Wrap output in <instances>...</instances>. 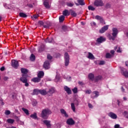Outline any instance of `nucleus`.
Segmentation results:
<instances>
[{"instance_id":"obj_52","label":"nucleus","mask_w":128,"mask_h":128,"mask_svg":"<svg viewBox=\"0 0 128 128\" xmlns=\"http://www.w3.org/2000/svg\"><path fill=\"white\" fill-rule=\"evenodd\" d=\"M112 56H114V50H111L110 52Z\"/></svg>"},{"instance_id":"obj_40","label":"nucleus","mask_w":128,"mask_h":128,"mask_svg":"<svg viewBox=\"0 0 128 128\" xmlns=\"http://www.w3.org/2000/svg\"><path fill=\"white\" fill-rule=\"evenodd\" d=\"M62 30L63 32H68V27L66 26H62Z\"/></svg>"},{"instance_id":"obj_28","label":"nucleus","mask_w":128,"mask_h":128,"mask_svg":"<svg viewBox=\"0 0 128 128\" xmlns=\"http://www.w3.org/2000/svg\"><path fill=\"white\" fill-rule=\"evenodd\" d=\"M88 78L89 80H92L94 78V74L92 73H90L88 74Z\"/></svg>"},{"instance_id":"obj_36","label":"nucleus","mask_w":128,"mask_h":128,"mask_svg":"<svg viewBox=\"0 0 128 128\" xmlns=\"http://www.w3.org/2000/svg\"><path fill=\"white\" fill-rule=\"evenodd\" d=\"M30 60L32 62H34L36 60V56L34 54H32L30 56Z\"/></svg>"},{"instance_id":"obj_5","label":"nucleus","mask_w":128,"mask_h":128,"mask_svg":"<svg viewBox=\"0 0 128 128\" xmlns=\"http://www.w3.org/2000/svg\"><path fill=\"white\" fill-rule=\"evenodd\" d=\"M64 62L65 66H68L70 64V55H68V53L66 52L64 54Z\"/></svg>"},{"instance_id":"obj_59","label":"nucleus","mask_w":128,"mask_h":128,"mask_svg":"<svg viewBox=\"0 0 128 128\" xmlns=\"http://www.w3.org/2000/svg\"><path fill=\"white\" fill-rule=\"evenodd\" d=\"M3 79L4 80H8V76H4Z\"/></svg>"},{"instance_id":"obj_37","label":"nucleus","mask_w":128,"mask_h":128,"mask_svg":"<svg viewBox=\"0 0 128 128\" xmlns=\"http://www.w3.org/2000/svg\"><path fill=\"white\" fill-rule=\"evenodd\" d=\"M71 108L72 110L74 112H76V106H74V103H71Z\"/></svg>"},{"instance_id":"obj_18","label":"nucleus","mask_w":128,"mask_h":128,"mask_svg":"<svg viewBox=\"0 0 128 128\" xmlns=\"http://www.w3.org/2000/svg\"><path fill=\"white\" fill-rule=\"evenodd\" d=\"M43 122L46 126L47 128H50V126H52V124H50V120H44Z\"/></svg>"},{"instance_id":"obj_19","label":"nucleus","mask_w":128,"mask_h":128,"mask_svg":"<svg viewBox=\"0 0 128 128\" xmlns=\"http://www.w3.org/2000/svg\"><path fill=\"white\" fill-rule=\"evenodd\" d=\"M64 90L68 94H72V90L70 88L68 87V86H65Z\"/></svg>"},{"instance_id":"obj_15","label":"nucleus","mask_w":128,"mask_h":128,"mask_svg":"<svg viewBox=\"0 0 128 128\" xmlns=\"http://www.w3.org/2000/svg\"><path fill=\"white\" fill-rule=\"evenodd\" d=\"M44 68L45 70H48L50 68V61L46 60L44 62Z\"/></svg>"},{"instance_id":"obj_25","label":"nucleus","mask_w":128,"mask_h":128,"mask_svg":"<svg viewBox=\"0 0 128 128\" xmlns=\"http://www.w3.org/2000/svg\"><path fill=\"white\" fill-rule=\"evenodd\" d=\"M38 94H40V90L38 89H34L33 91L34 96L36 95L38 96Z\"/></svg>"},{"instance_id":"obj_23","label":"nucleus","mask_w":128,"mask_h":128,"mask_svg":"<svg viewBox=\"0 0 128 128\" xmlns=\"http://www.w3.org/2000/svg\"><path fill=\"white\" fill-rule=\"evenodd\" d=\"M62 14L64 16H70V12H68V10H65L62 12Z\"/></svg>"},{"instance_id":"obj_48","label":"nucleus","mask_w":128,"mask_h":128,"mask_svg":"<svg viewBox=\"0 0 128 128\" xmlns=\"http://www.w3.org/2000/svg\"><path fill=\"white\" fill-rule=\"evenodd\" d=\"M47 58L48 60H52V56H50V54H48L47 56Z\"/></svg>"},{"instance_id":"obj_39","label":"nucleus","mask_w":128,"mask_h":128,"mask_svg":"<svg viewBox=\"0 0 128 128\" xmlns=\"http://www.w3.org/2000/svg\"><path fill=\"white\" fill-rule=\"evenodd\" d=\"M123 115L126 118H128V112L126 111H124L123 112Z\"/></svg>"},{"instance_id":"obj_20","label":"nucleus","mask_w":128,"mask_h":128,"mask_svg":"<svg viewBox=\"0 0 128 128\" xmlns=\"http://www.w3.org/2000/svg\"><path fill=\"white\" fill-rule=\"evenodd\" d=\"M45 42L48 43V44H52L54 42V38H47L45 40Z\"/></svg>"},{"instance_id":"obj_44","label":"nucleus","mask_w":128,"mask_h":128,"mask_svg":"<svg viewBox=\"0 0 128 128\" xmlns=\"http://www.w3.org/2000/svg\"><path fill=\"white\" fill-rule=\"evenodd\" d=\"M111 7H112V5L109 3H107L105 6V8H110Z\"/></svg>"},{"instance_id":"obj_63","label":"nucleus","mask_w":128,"mask_h":128,"mask_svg":"<svg viewBox=\"0 0 128 128\" xmlns=\"http://www.w3.org/2000/svg\"><path fill=\"white\" fill-rule=\"evenodd\" d=\"M126 66H128V61H126Z\"/></svg>"},{"instance_id":"obj_56","label":"nucleus","mask_w":128,"mask_h":128,"mask_svg":"<svg viewBox=\"0 0 128 128\" xmlns=\"http://www.w3.org/2000/svg\"><path fill=\"white\" fill-rule=\"evenodd\" d=\"M78 83L80 84V86H84V82H82V81H80Z\"/></svg>"},{"instance_id":"obj_62","label":"nucleus","mask_w":128,"mask_h":128,"mask_svg":"<svg viewBox=\"0 0 128 128\" xmlns=\"http://www.w3.org/2000/svg\"><path fill=\"white\" fill-rule=\"evenodd\" d=\"M43 26H44V28H48V26H46V25H43Z\"/></svg>"},{"instance_id":"obj_21","label":"nucleus","mask_w":128,"mask_h":128,"mask_svg":"<svg viewBox=\"0 0 128 128\" xmlns=\"http://www.w3.org/2000/svg\"><path fill=\"white\" fill-rule=\"evenodd\" d=\"M60 112L62 114H64L65 118H68V115L66 114V112L64 109H60Z\"/></svg>"},{"instance_id":"obj_2","label":"nucleus","mask_w":128,"mask_h":128,"mask_svg":"<svg viewBox=\"0 0 128 128\" xmlns=\"http://www.w3.org/2000/svg\"><path fill=\"white\" fill-rule=\"evenodd\" d=\"M112 35L110 34H109L108 35V38L109 40H116V36H118V28H114L112 29Z\"/></svg>"},{"instance_id":"obj_1","label":"nucleus","mask_w":128,"mask_h":128,"mask_svg":"<svg viewBox=\"0 0 128 128\" xmlns=\"http://www.w3.org/2000/svg\"><path fill=\"white\" fill-rule=\"evenodd\" d=\"M50 114H52V111L50 110L47 108L42 110L40 116L41 118H44V120H48Z\"/></svg>"},{"instance_id":"obj_55","label":"nucleus","mask_w":128,"mask_h":128,"mask_svg":"<svg viewBox=\"0 0 128 128\" xmlns=\"http://www.w3.org/2000/svg\"><path fill=\"white\" fill-rule=\"evenodd\" d=\"M88 106L90 108H93L92 105L90 103L88 104Z\"/></svg>"},{"instance_id":"obj_33","label":"nucleus","mask_w":128,"mask_h":128,"mask_svg":"<svg viewBox=\"0 0 128 128\" xmlns=\"http://www.w3.org/2000/svg\"><path fill=\"white\" fill-rule=\"evenodd\" d=\"M77 2L78 4H80V6H84L85 4L84 2V0H78Z\"/></svg>"},{"instance_id":"obj_31","label":"nucleus","mask_w":128,"mask_h":128,"mask_svg":"<svg viewBox=\"0 0 128 128\" xmlns=\"http://www.w3.org/2000/svg\"><path fill=\"white\" fill-rule=\"evenodd\" d=\"M66 4L67 6H68L69 8H72V6H74V3L70 2H66Z\"/></svg>"},{"instance_id":"obj_30","label":"nucleus","mask_w":128,"mask_h":128,"mask_svg":"<svg viewBox=\"0 0 128 128\" xmlns=\"http://www.w3.org/2000/svg\"><path fill=\"white\" fill-rule=\"evenodd\" d=\"M70 11L71 12V16H74V18H76V16H78V14H76V12L74 11V10H70Z\"/></svg>"},{"instance_id":"obj_29","label":"nucleus","mask_w":128,"mask_h":128,"mask_svg":"<svg viewBox=\"0 0 128 128\" xmlns=\"http://www.w3.org/2000/svg\"><path fill=\"white\" fill-rule=\"evenodd\" d=\"M19 16H20V18H28V15L24 12H21L19 13Z\"/></svg>"},{"instance_id":"obj_64","label":"nucleus","mask_w":128,"mask_h":128,"mask_svg":"<svg viewBox=\"0 0 128 128\" xmlns=\"http://www.w3.org/2000/svg\"><path fill=\"white\" fill-rule=\"evenodd\" d=\"M28 6H29V8H33L34 6L32 4H30L28 5Z\"/></svg>"},{"instance_id":"obj_11","label":"nucleus","mask_w":128,"mask_h":128,"mask_svg":"<svg viewBox=\"0 0 128 128\" xmlns=\"http://www.w3.org/2000/svg\"><path fill=\"white\" fill-rule=\"evenodd\" d=\"M106 38L100 36L99 38H98L96 42H98V44H102L104 42H106Z\"/></svg>"},{"instance_id":"obj_6","label":"nucleus","mask_w":128,"mask_h":128,"mask_svg":"<svg viewBox=\"0 0 128 128\" xmlns=\"http://www.w3.org/2000/svg\"><path fill=\"white\" fill-rule=\"evenodd\" d=\"M44 76V73L42 71L40 72L38 74V78H35L31 80H40V78H42Z\"/></svg>"},{"instance_id":"obj_9","label":"nucleus","mask_w":128,"mask_h":128,"mask_svg":"<svg viewBox=\"0 0 128 128\" xmlns=\"http://www.w3.org/2000/svg\"><path fill=\"white\" fill-rule=\"evenodd\" d=\"M12 66L14 68H17L18 66V62L16 60H12Z\"/></svg>"},{"instance_id":"obj_60","label":"nucleus","mask_w":128,"mask_h":128,"mask_svg":"<svg viewBox=\"0 0 128 128\" xmlns=\"http://www.w3.org/2000/svg\"><path fill=\"white\" fill-rule=\"evenodd\" d=\"M91 24H92V26H96V24L94 22H92Z\"/></svg>"},{"instance_id":"obj_22","label":"nucleus","mask_w":128,"mask_h":128,"mask_svg":"<svg viewBox=\"0 0 128 128\" xmlns=\"http://www.w3.org/2000/svg\"><path fill=\"white\" fill-rule=\"evenodd\" d=\"M42 96H46L48 94V92H46V90H40V93Z\"/></svg>"},{"instance_id":"obj_17","label":"nucleus","mask_w":128,"mask_h":128,"mask_svg":"<svg viewBox=\"0 0 128 128\" xmlns=\"http://www.w3.org/2000/svg\"><path fill=\"white\" fill-rule=\"evenodd\" d=\"M48 94H50L49 96H50L52 94H54L56 92V88H50L49 89L48 91L47 92Z\"/></svg>"},{"instance_id":"obj_46","label":"nucleus","mask_w":128,"mask_h":128,"mask_svg":"<svg viewBox=\"0 0 128 128\" xmlns=\"http://www.w3.org/2000/svg\"><path fill=\"white\" fill-rule=\"evenodd\" d=\"M56 79L57 80H60V75H58V74H56Z\"/></svg>"},{"instance_id":"obj_42","label":"nucleus","mask_w":128,"mask_h":128,"mask_svg":"<svg viewBox=\"0 0 128 128\" xmlns=\"http://www.w3.org/2000/svg\"><path fill=\"white\" fill-rule=\"evenodd\" d=\"M72 92H73L74 94L78 93V88L75 87L74 88L72 89Z\"/></svg>"},{"instance_id":"obj_58","label":"nucleus","mask_w":128,"mask_h":128,"mask_svg":"<svg viewBox=\"0 0 128 128\" xmlns=\"http://www.w3.org/2000/svg\"><path fill=\"white\" fill-rule=\"evenodd\" d=\"M120 124H115V126H114V128H120Z\"/></svg>"},{"instance_id":"obj_49","label":"nucleus","mask_w":128,"mask_h":128,"mask_svg":"<svg viewBox=\"0 0 128 128\" xmlns=\"http://www.w3.org/2000/svg\"><path fill=\"white\" fill-rule=\"evenodd\" d=\"M86 94H92V91L90 90H86L85 92Z\"/></svg>"},{"instance_id":"obj_43","label":"nucleus","mask_w":128,"mask_h":128,"mask_svg":"<svg viewBox=\"0 0 128 128\" xmlns=\"http://www.w3.org/2000/svg\"><path fill=\"white\" fill-rule=\"evenodd\" d=\"M22 82H23V84H25V86H28V82L27 80H22Z\"/></svg>"},{"instance_id":"obj_24","label":"nucleus","mask_w":128,"mask_h":128,"mask_svg":"<svg viewBox=\"0 0 128 128\" xmlns=\"http://www.w3.org/2000/svg\"><path fill=\"white\" fill-rule=\"evenodd\" d=\"M30 118H33L34 120H38V115L36 112L31 114L30 116Z\"/></svg>"},{"instance_id":"obj_26","label":"nucleus","mask_w":128,"mask_h":128,"mask_svg":"<svg viewBox=\"0 0 128 128\" xmlns=\"http://www.w3.org/2000/svg\"><path fill=\"white\" fill-rule=\"evenodd\" d=\"M46 46H44V44L42 45L38 48L39 52H44V50Z\"/></svg>"},{"instance_id":"obj_12","label":"nucleus","mask_w":128,"mask_h":128,"mask_svg":"<svg viewBox=\"0 0 128 128\" xmlns=\"http://www.w3.org/2000/svg\"><path fill=\"white\" fill-rule=\"evenodd\" d=\"M66 124H68L69 126H72L74 124L75 122L72 118H70L67 120H66Z\"/></svg>"},{"instance_id":"obj_45","label":"nucleus","mask_w":128,"mask_h":128,"mask_svg":"<svg viewBox=\"0 0 128 128\" xmlns=\"http://www.w3.org/2000/svg\"><path fill=\"white\" fill-rule=\"evenodd\" d=\"M102 80V76H98L96 77V80Z\"/></svg>"},{"instance_id":"obj_38","label":"nucleus","mask_w":128,"mask_h":128,"mask_svg":"<svg viewBox=\"0 0 128 128\" xmlns=\"http://www.w3.org/2000/svg\"><path fill=\"white\" fill-rule=\"evenodd\" d=\"M8 124H14V120L9 118L7 120Z\"/></svg>"},{"instance_id":"obj_4","label":"nucleus","mask_w":128,"mask_h":128,"mask_svg":"<svg viewBox=\"0 0 128 128\" xmlns=\"http://www.w3.org/2000/svg\"><path fill=\"white\" fill-rule=\"evenodd\" d=\"M94 5V6L98 8V6H104V4L102 0H95Z\"/></svg>"},{"instance_id":"obj_57","label":"nucleus","mask_w":128,"mask_h":128,"mask_svg":"<svg viewBox=\"0 0 128 128\" xmlns=\"http://www.w3.org/2000/svg\"><path fill=\"white\" fill-rule=\"evenodd\" d=\"M39 24L40 26H44V23L42 21H40L39 22Z\"/></svg>"},{"instance_id":"obj_27","label":"nucleus","mask_w":128,"mask_h":128,"mask_svg":"<svg viewBox=\"0 0 128 128\" xmlns=\"http://www.w3.org/2000/svg\"><path fill=\"white\" fill-rule=\"evenodd\" d=\"M88 58H89V60H94V54H92L90 52H89L88 53Z\"/></svg>"},{"instance_id":"obj_13","label":"nucleus","mask_w":128,"mask_h":128,"mask_svg":"<svg viewBox=\"0 0 128 128\" xmlns=\"http://www.w3.org/2000/svg\"><path fill=\"white\" fill-rule=\"evenodd\" d=\"M95 18L98 20H100V24H104V18H102V17L98 15L96 16H95Z\"/></svg>"},{"instance_id":"obj_32","label":"nucleus","mask_w":128,"mask_h":128,"mask_svg":"<svg viewBox=\"0 0 128 128\" xmlns=\"http://www.w3.org/2000/svg\"><path fill=\"white\" fill-rule=\"evenodd\" d=\"M22 110L24 112V114H26V116H28L30 114V112H28V110L26 108H22Z\"/></svg>"},{"instance_id":"obj_50","label":"nucleus","mask_w":128,"mask_h":128,"mask_svg":"<svg viewBox=\"0 0 128 128\" xmlns=\"http://www.w3.org/2000/svg\"><path fill=\"white\" fill-rule=\"evenodd\" d=\"M104 64H105L104 61V60H101V61H100V62L99 63V64H100V66H102V65Z\"/></svg>"},{"instance_id":"obj_10","label":"nucleus","mask_w":128,"mask_h":128,"mask_svg":"<svg viewBox=\"0 0 128 128\" xmlns=\"http://www.w3.org/2000/svg\"><path fill=\"white\" fill-rule=\"evenodd\" d=\"M108 116L113 120H116V118H118V116H116V114L112 112H109Z\"/></svg>"},{"instance_id":"obj_16","label":"nucleus","mask_w":128,"mask_h":128,"mask_svg":"<svg viewBox=\"0 0 128 128\" xmlns=\"http://www.w3.org/2000/svg\"><path fill=\"white\" fill-rule=\"evenodd\" d=\"M43 4L46 8H50V3H48V0H44Z\"/></svg>"},{"instance_id":"obj_51","label":"nucleus","mask_w":128,"mask_h":128,"mask_svg":"<svg viewBox=\"0 0 128 128\" xmlns=\"http://www.w3.org/2000/svg\"><path fill=\"white\" fill-rule=\"evenodd\" d=\"M39 16L38 14H34L33 16L32 17V18H34L35 20H36V18H38Z\"/></svg>"},{"instance_id":"obj_3","label":"nucleus","mask_w":128,"mask_h":128,"mask_svg":"<svg viewBox=\"0 0 128 128\" xmlns=\"http://www.w3.org/2000/svg\"><path fill=\"white\" fill-rule=\"evenodd\" d=\"M20 70L23 74L22 75V78H20V80H28V69L22 68Z\"/></svg>"},{"instance_id":"obj_14","label":"nucleus","mask_w":128,"mask_h":128,"mask_svg":"<svg viewBox=\"0 0 128 128\" xmlns=\"http://www.w3.org/2000/svg\"><path fill=\"white\" fill-rule=\"evenodd\" d=\"M100 96V92L98 91H94L92 92V94L91 96L92 98H98Z\"/></svg>"},{"instance_id":"obj_47","label":"nucleus","mask_w":128,"mask_h":128,"mask_svg":"<svg viewBox=\"0 0 128 128\" xmlns=\"http://www.w3.org/2000/svg\"><path fill=\"white\" fill-rule=\"evenodd\" d=\"M10 111L7 110L5 112V114H6V116H8L10 115Z\"/></svg>"},{"instance_id":"obj_8","label":"nucleus","mask_w":128,"mask_h":128,"mask_svg":"<svg viewBox=\"0 0 128 128\" xmlns=\"http://www.w3.org/2000/svg\"><path fill=\"white\" fill-rule=\"evenodd\" d=\"M121 72L125 78H128V72L126 71V69L121 68Z\"/></svg>"},{"instance_id":"obj_53","label":"nucleus","mask_w":128,"mask_h":128,"mask_svg":"<svg viewBox=\"0 0 128 128\" xmlns=\"http://www.w3.org/2000/svg\"><path fill=\"white\" fill-rule=\"evenodd\" d=\"M118 52H122V49H120V47H118V49L116 50Z\"/></svg>"},{"instance_id":"obj_54","label":"nucleus","mask_w":128,"mask_h":128,"mask_svg":"<svg viewBox=\"0 0 128 128\" xmlns=\"http://www.w3.org/2000/svg\"><path fill=\"white\" fill-rule=\"evenodd\" d=\"M5 68H4V66H2V67L0 68V70L1 72H4V70Z\"/></svg>"},{"instance_id":"obj_61","label":"nucleus","mask_w":128,"mask_h":128,"mask_svg":"<svg viewBox=\"0 0 128 128\" xmlns=\"http://www.w3.org/2000/svg\"><path fill=\"white\" fill-rule=\"evenodd\" d=\"M121 90L123 92H124V87L122 86Z\"/></svg>"},{"instance_id":"obj_41","label":"nucleus","mask_w":128,"mask_h":128,"mask_svg":"<svg viewBox=\"0 0 128 128\" xmlns=\"http://www.w3.org/2000/svg\"><path fill=\"white\" fill-rule=\"evenodd\" d=\"M88 9L89 10H96V8L92 6H88Z\"/></svg>"},{"instance_id":"obj_35","label":"nucleus","mask_w":128,"mask_h":128,"mask_svg":"<svg viewBox=\"0 0 128 128\" xmlns=\"http://www.w3.org/2000/svg\"><path fill=\"white\" fill-rule=\"evenodd\" d=\"M113 56L110 54V53H106V58H112Z\"/></svg>"},{"instance_id":"obj_34","label":"nucleus","mask_w":128,"mask_h":128,"mask_svg":"<svg viewBox=\"0 0 128 128\" xmlns=\"http://www.w3.org/2000/svg\"><path fill=\"white\" fill-rule=\"evenodd\" d=\"M64 20V16H61L59 17V22H62Z\"/></svg>"},{"instance_id":"obj_7","label":"nucleus","mask_w":128,"mask_h":128,"mask_svg":"<svg viewBox=\"0 0 128 128\" xmlns=\"http://www.w3.org/2000/svg\"><path fill=\"white\" fill-rule=\"evenodd\" d=\"M108 30V25H106L103 26L100 30V34H104L106 30Z\"/></svg>"}]
</instances>
